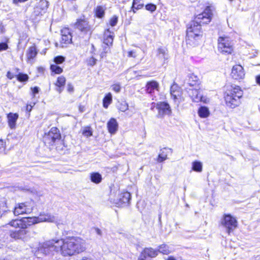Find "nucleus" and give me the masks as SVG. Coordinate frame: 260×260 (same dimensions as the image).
<instances>
[{
    "label": "nucleus",
    "instance_id": "nucleus-1",
    "mask_svg": "<svg viewBox=\"0 0 260 260\" xmlns=\"http://www.w3.org/2000/svg\"><path fill=\"white\" fill-rule=\"evenodd\" d=\"M85 249L84 241L78 237L66 239H52L46 241L38 247L36 255L40 253L44 255L55 251L64 256H72L81 253Z\"/></svg>",
    "mask_w": 260,
    "mask_h": 260
},
{
    "label": "nucleus",
    "instance_id": "nucleus-2",
    "mask_svg": "<svg viewBox=\"0 0 260 260\" xmlns=\"http://www.w3.org/2000/svg\"><path fill=\"white\" fill-rule=\"evenodd\" d=\"M215 8L212 6H207L204 11L198 15L194 20L192 21L186 30V38L188 41L198 40L202 36V24H208L209 23L213 16V12Z\"/></svg>",
    "mask_w": 260,
    "mask_h": 260
},
{
    "label": "nucleus",
    "instance_id": "nucleus-3",
    "mask_svg": "<svg viewBox=\"0 0 260 260\" xmlns=\"http://www.w3.org/2000/svg\"><path fill=\"white\" fill-rule=\"evenodd\" d=\"M45 145L50 150L55 149L58 153H62L64 151V145L59 130L56 127H52L50 130L45 133L43 137Z\"/></svg>",
    "mask_w": 260,
    "mask_h": 260
},
{
    "label": "nucleus",
    "instance_id": "nucleus-4",
    "mask_svg": "<svg viewBox=\"0 0 260 260\" xmlns=\"http://www.w3.org/2000/svg\"><path fill=\"white\" fill-rule=\"evenodd\" d=\"M242 95L243 91L239 86L232 87L231 89L228 90L225 93L224 99L226 105L231 108L238 106Z\"/></svg>",
    "mask_w": 260,
    "mask_h": 260
},
{
    "label": "nucleus",
    "instance_id": "nucleus-5",
    "mask_svg": "<svg viewBox=\"0 0 260 260\" xmlns=\"http://www.w3.org/2000/svg\"><path fill=\"white\" fill-rule=\"evenodd\" d=\"M218 50L223 54H231L233 51V43L228 36L220 37L218 39Z\"/></svg>",
    "mask_w": 260,
    "mask_h": 260
},
{
    "label": "nucleus",
    "instance_id": "nucleus-6",
    "mask_svg": "<svg viewBox=\"0 0 260 260\" xmlns=\"http://www.w3.org/2000/svg\"><path fill=\"white\" fill-rule=\"evenodd\" d=\"M221 225L225 229L229 234L237 226L236 219L230 214L225 215L221 221Z\"/></svg>",
    "mask_w": 260,
    "mask_h": 260
},
{
    "label": "nucleus",
    "instance_id": "nucleus-7",
    "mask_svg": "<svg viewBox=\"0 0 260 260\" xmlns=\"http://www.w3.org/2000/svg\"><path fill=\"white\" fill-rule=\"evenodd\" d=\"M61 47L63 48L72 43V36L69 28H65L61 30Z\"/></svg>",
    "mask_w": 260,
    "mask_h": 260
},
{
    "label": "nucleus",
    "instance_id": "nucleus-8",
    "mask_svg": "<svg viewBox=\"0 0 260 260\" xmlns=\"http://www.w3.org/2000/svg\"><path fill=\"white\" fill-rule=\"evenodd\" d=\"M231 76L235 80H240L244 78L245 76V72L242 66L237 64L233 66Z\"/></svg>",
    "mask_w": 260,
    "mask_h": 260
},
{
    "label": "nucleus",
    "instance_id": "nucleus-9",
    "mask_svg": "<svg viewBox=\"0 0 260 260\" xmlns=\"http://www.w3.org/2000/svg\"><path fill=\"white\" fill-rule=\"evenodd\" d=\"M29 212L30 210L27 208L26 203H16L13 210L14 214L16 216Z\"/></svg>",
    "mask_w": 260,
    "mask_h": 260
},
{
    "label": "nucleus",
    "instance_id": "nucleus-10",
    "mask_svg": "<svg viewBox=\"0 0 260 260\" xmlns=\"http://www.w3.org/2000/svg\"><path fill=\"white\" fill-rule=\"evenodd\" d=\"M39 222H48L55 223L57 226L59 225L57 222V217L49 213H41L38 216Z\"/></svg>",
    "mask_w": 260,
    "mask_h": 260
},
{
    "label": "nucleus",
    "instance_id": "nucleus-11",
    "mask_svg": "<svg viewBox=\"0 0 260 260\" xmlns=\"http://www.w3.org/2000/svg\"><path fill=\"white\" fill-rule=\"evenodd\" d=\"M75 25L80 31L85 33L89 31L90 29V26L85 19L78 20Z\"/></svg>",
    "mask_w": 260,
    "mask_h": 260
},
{
    "label": "nucleus",
    "instance_id": "nucleus-12",
    "mask_svg": "<svg viewBox=\"0 0 260 260\" xmlns=\"http://www.w3.org/2000/svg\"><path fill=\"white\" fill-rule=\"evenodd\" d=\"M131 199V196L129 192L126 191L119 194L118 201L116 203L119 205L122 204H128Z\"/></svg>",
    "mask_w": 260,
    "mask_h": 260
},
{
    "label": "nucleus",
    "instance_id": "nucleus-13",
    "mask_svg": "<svg viewBox=\"0 0 260 260\" xmlns=\"http://www.w3.org/2000/svg\"><path fill=\"white\" fill-rule=\"evenodd\" d=\"M189 96L194 102L202 101L203 96L200 90L197 89H190L188 91Z\"/></svg>",
    "mask_w": 260,
    "mask_h": 260
},
{
    "label": "nucleus",
    "instance_id": "nucleus-14",
    "mask_svg": "<svg viewBox=\"0 0 260 260\" xmlns=\"http://www.w3.org/2000/svg\"><path fill=\"white\" fill-rule=\"evenodd\" d=\"M38 217H25L22 219V225L23 229L27 228L28 226H30L34 224L39 223Z\"/></svg>",
    "mask_w": 260,
    "mask_h": 260
},
{
    "label": "nucleus",
    "instance_id": "nucleus-15",
    "mask_svg": "<svg viewBox=\"0 0 260 260\" xmlns=\"http://www.w3.org/2000/svg\"><path fill=\"white\" fill-rule=\"evenodd\" d=\"M114 32L110 30L109 28L107 29L104 32V43L107 46H111L113 44Z\"/></svg>",
    "mask_w": 260,
    "mask_h": 260
},
{
    "label": "nucleus",
    "instance_id": "nucleus-16",
    "mask_svg": "<svg viewBox=\"0 0 260 260\" xmlns=\"http://www.w3.org/2000/svg\"><path fill=\"white\" fill-rule=\"evenodd\" d=\"M157 108L158 110L159 115L162 116L165 114H169L170 113V106L166 103L157 104Z\"/></svg>",
    "mask_w": 260,
    "mask_h": 260
},
{
    "label": "nucleus",
    "instance_id": "nucleus-17",
    "mask_svg": "<svg viewBox=\"0 0 260 260\" xmlns=\"http://www.w3.org/2000/svg\"><path fill=\"white\" fill-rule=\"evenodd\" d=\"M157 57L164 61L167 60L169 58L168 51L167 48L165 47L158 48L157 50Z\"/></svg>",
    "mask_w": 260,
    "mask_h": 260
},
{
    "label": "nucleus",
    "instance_id": "nucleus-18",
    "mask_svg": "<svg viewBox=\"0 0 260 260\" xmlns=\"http://www.w3.org/2000/svg\"><path fill=\"white\" fill-rule=\"evenodd\" d=\"M109 132L112 134H115L117 131L118 123L114 118H111L107 123Z\"/></svg>",
    "mask_w": 260,
    "mask_h": 260
},
{
    "label": "nucleus",
    "instance_id": "nucleus-19",
    "mask_svg": "<svg viewBox=\"0 0 260 260\" xmlns=\"http://www.w3.org/2000/svg\"><path fill=\"white\" fill-rule=\"evenodd\" d=\"M9 125L11 129L15 128L16 122L18 118V115L17 113H10L8 115Z\"/></svg>",
    "mask_w": 260,
    "mask_h": 260
},
{
    "label": "nucleus",
    "instance_id": "nucleus-20",
    "mask_svg": "<svg viewBox=\"0 0 260 260\" xmlns=\"http://www.w3.org/2000/svg\"><path fill=\"white\" fill-rule=\"evenodd\" d=\"M177 88H178V87L176 85H173L171 87V94L175 100H179L181 101L182 100L181 92L179 90H176Z\"/></svg>",
    "mask_w": 260,
    "mask_h": 260
},
{
    "label": "nucleus",
    "instance_id": "nucleus-21",
    "mask_svg": "<svg viewBox=\"0 0 260 260\" xmlns=\"http://www.w3.org/2000/svg\"><path fill=\"white\" fill-rule=\"evenodd\" d=\"M158 83L155 81H152L147 83L146 91L148 93H152L155 89L158 90Z\"/></svg>",
    "mask_w": 260,
    "mask_h": 260
},
{
    "label": "nucleus",
    "instance_id": "nucleus-22",
    "mask_svg": "<svg viewBox=\"0 0 260 260\" xmlns=\"http://www.w3.org/2000/svg\"><path fill=\"white\" fill-rule=\"evenodd\" d=\"M142 252L150 258L155 257L158 254V251L151 247L145 248Z\"/></svg>",
    "mask_w": 260,
    "mask_h": 260
},
{
    "label": "nucleus",
    "instance_id": "nucleus-23",
    "mask_svg": "<svg viewBox=\"0 0 260 260\" xmlns=\"http://www.w3.org/2000/svg\"><path fill=\"white\" fill-rule=\"evenodd\" d=\"M26 231L24 229H20L18 231L11 232L10 233L11 237L15 239H21L26 234Z\"/></svg>",
    "mask_w": 260,
    "mask_h": 260
},
{
    "label": "nucleus",
    "instance_id": "nucleus-24",
    "mask_svg": "<svg viewBox=\"0 0 260 260\" xmlns=\"http://www.w3.org/2000/svg\"><path fill=\"white\" fill-rule=\"evenodd\" d=\"M90 176L91 181L95 184H99L102 181V175L99 173H92Z\"/></svg>",
    "mask_w": 260,
    "mask_h": 260
},
{
    "label": "nucleus",
    "instance_id": "nucleus-25",
    "mask_svg": "<svg viewBox=\"0 0 260 260\" xmlns=\"http://www.w3.org/2000/svg\"><path fill=\"white\" fill-rule=\"evenodd\" d=\"M8 224L15 228H20V229H23L22 219L12 220Z\"/></svg>",
    "mask_w": 260,
    "mask_h": 260
},
{
    "label": "nucleus",
    "instance_id": "nucleus-26",
    "mask_svg": "<svg viewBox=\"0 0 260 260\" xmlns=\"http://www.w3.org/2000/svg\"><path fill=\"white\" fill-rule=\"evenodd\" d=\"M203 165L202 163L199 161H194L192 163V170L198 172L202 171Z\"/></svg>",
    "mask_w": 260,
    "mask_h": 260
},
{
    "label": "nucleus",
    "instance_id": "nucleus-27",
    "mask_svg": "<svg viewBox=\"0 0 260 260\" xmlns=\"http://www.w3.org/2000/svg\"><path fill=\"white\" fill-rule=\"evenodd\" d=\"M199 115L202 118H206L209 115V109L206 107H201L198 110Z\"/></svg>",
    "mask_w": 260,
    "mask_h": 260
},
{
    "label": "nucleus",
    "instance_id": "nucleus-28",
    "mask_svg": "<svg viewBox=\"0 0 260 260\" xmlns=\"http://www.w3.org/2000/svg\"><path fill=\"white\" fill-rule=\"evenodd\" d=\"M105 8L103 7L99 6L95 9V15L99 18H103L105 15Z\"/></svg>",
    "mask_w": 260,
    "mask_h": 260
},
{
    "label": "nucleus",
    "instance_id": "nucleus-29",
    "mask_svg": "<svg viewBox=\"0 0 260 260\" xmlns=\"http://www.w3.org/2000/svg\"><path fill=\"white\" fill-rule=\"evenodd\" d=\"M158 252L164 254H169L171 252L169 246L166 244H162L158 247Z\"/></svg>",
    "mask_w": 260,
    "mask_h": 260
},
{
    "label": "nucleus",
    "instance_id": "nucleus-30",
    "mask_svg": "<svg viewBox=\"0 0 260 260\" xmlns=\"http://www.w3.org/2000/svg\"><path fill=\"white\" fill-rule=\"evenodd\" d=\"M141 1V0H133L132 8L134 13L136 12L135 10H139L144 6V4Z\"/></svg>",
    "mask_w": 260,
    "mask_h": 260
},
{
    "label": "nucleus",
    "instance_id": "nucleus-31",
    "mask_svg": "<svg viewBox=\"0 0 260 260\" xmlns=\"http://www.w3.org/2000/svg\"><path fill=\"white\" fill-rule=\"evenodd\" d=\"M37 52L36 50V48L35 46H31L29 48L27 56L28 59H32L34 58L37 55Z\"/></svg>",
    "mask_w": 260,
    "mask_h": 260
},
{
    "label": "nucleus",
    "instance_id": "nucleus-32",
    "mask_svg": "<svg viewBox=\"0 0 260 260\" xmlns=\"http://www.w3.org/2000/svg\"><path fill=\"white\" fill-rule=\"evenodd\" d=\"M49 6L48 2L46 0H40L36 7L41 10L46 11Z\"/></svg>",
    "mask_w": 260,
    "mask_h": 260
},
{
    "label": "nucleus",
    "instance_id": "nucleus-33",
    "mask_svg": "<svg viewBox=\"0 0 260 260\" xmlns=\"http://www.w3.org/2000/svg\"><path fill=\"white\" fill-rule=\"evenodd\" d=\"M112 98L111 93H108L103 99V106L105 108H107L109 105L112 102Z\"/></svg>",
    "mask_w": 260,
    "mask_h": 260
},
{
    "label": "nucleus",
    "instance_id": "nucleus-34",
    "mask_svg": "<svg viewBox=\"0 0 260 260\" xmlns=\"http://www.w3.org/2000/svg\"><path fill=\"white\" fill-rule=\"evenodd\" d=\"M198 78L197 77V76H194L193 75H191L189 77L188 84L190 86H193L196 84V83L198 82Z\"/></svg>",
    "mask_w": 260,
    "mask_h": 260
},
{
    "label": "nucleus",
    "instance_id": "nucleus-35",
    "mask_svg": "<svg viewBox=\"0 0 260 260\" xmlns=\"http://www.w3.org/2000/svg\"><path fill=\"white\" fill-rule=\"evenodd\" d=\"M65 82L66 78L63 76H60L58 78L55 85L59 87H61L64 85Z\"/></svg>",
    "mask_w": 260,
    "mask_h": 260
},
{
    "label": "nucleus",
    "instance_id": "nucleus-36",
    "mask_svg": "<svg viewBox=\"0 0 260 260\" xmlns=\"http://www.w3.org/2000/svg\"><path fill=\"white\" fill-rule=\"evenodd\" d=\"M118 107L121 111L125 112L128 109V106L126 102H122L118 104Z\"/></svg>",
    "mask_w": 260,
    "mask_h": 260
},
{
    "label": "nucleus",
    "instance_id": "nucleus-37",
    "mask_svg": "<svg viewBox=\"0 0 260 260\" xmlns=\"http://www.w3.org/2000/svg\"><path fill=\"white\" fill-rule=\"evenodd\" d=\"M50 69L53 72H54L56 74H60L62 72V69L57 66L56 64H52L50 67Z\"/></svg>",
    "mask_w": 260,
    "mask_h": 260
},
{
    "label": "nucleus",
    "instance_id": "nucleus-38",
    "mask_svg": "<svg viewBox=\"0 0 260 260\" xmlns=\"http://www.w3.org/2000/svg\"><path fill=\"white\" fill-rule=\"evenodd\" d=\"M17 79L20 82H25V81H27L28 80V77L27 75H26V74L19 73L17 76Z\"/></svg>",
    "mask_w": 260,
    "mask_h": 260
},
{
    "label": "nucleus",
    "instance_id": "nucleus-39",
    "mask_svg": "<svg viewBox=\"0 0 260 260\" xmlns=\"http://www.w3.org/2000/svg\"><path fill=\"white\" fill-rule=\"evenodd\" d=\"M167 159V154L164 152V151L159 154L158 158L157 159V161L159 162H162Z\"/></svg>",
    "mask_w": 260,
    "mask_h": 260
},
{
    "label": "nucleus",
    "instance_id": "nucleus-40",
    "mask_svg": "<svg viewBox=\"0 0 260 260\" xmlns=\"http://www.w3.org/2000/svg\"><path fill=\"white\" fill-rule=\"evenodd\" d=\"M45 12V11L41 10V9H39L38 7H35L34 8L33 14L35 16H38L40 15H42L43 13Z\"/></svg>",
    "mask_w": 260,
    "mask_h": 260
},
{
    "label": "nucleus",
    "instance_id": "nucleus-41",
    "mask_svg": "<svg viewBox=\"0 0 260 260\" xmlns=\"http://www.w3.org/2000/svg\"><path fill=\"white\" fill-rule=\"evenodd\" d=\"M96 59L93 57H91L87 60V65L90 66H93L96 64Z\"/></svg>",
    "mask_w": 260,
    "mask_h": 260
},
{
    "label": "nucleus",
    "instance_id": "nucleus-42",
    "mask_svg": "<svg viewBox=\"0 0 260 260\" xmlns=\"http://www.w3.org/2000/svg\"><path fill=\"white\" fill-rule=\"evenodd\" d=\"M65 60V58L62 56H58L54 58V61L56 64L62 63Z\"/></svg>",
    "mask_w": 260,
    "mask_h": 260
},
{
    "label": "nucleus",
    "instance_id": "nucleus-43",
    "mask_svg": "<svg viewBox=\"0 0 260 260\" xmlns=\"http://www.w3.org/2000/svg\"><path fill=\"white\" fill-rule=\"evenodd\" d=\"M92 132L90 128V127H86L83 131V132H82V134L88 137H89V136H91L92 135Z\"/></svg>",
    "mask_w": 260,
    "mask_h": 260
},
{
    "label": "nucleus",
    "instance_id": "nucleus-44",
    "mask_svg": "<svg viewBox=\"0 0 260 260\" xmlns=\"http://www.w3.org/2000/svg\"><path fill=\"white\" fill-rule=\"evenodd\" d=\"M145 8L147 10L152 12L156 10V6L154 4H150L146 5Z\"/></svg>",
    "mask_w": 260,
    "mask_h": 260
},
{
    "label": "nucleus",
    "instance_id": "nucleus-45",
    "mask_svg": "<svg viewBox=\"0 0 260 260\" xmlns=\"http://www.w3.org/2000/svg\"><path fill=\"white\" fill-rule=\"evenodd\" d=\"M118 22V17L116 16L112 17L110 20L109 23L111 26H115Z\"/></svg>",
    "mask_w": 260,
    "mask_h": 260
},
{
    "label": "nucleus",
    "instance_id": "nucleus-46",
    "mask_svg": "<svg viewBox=\"0 0 260 260\" xmlns=\"http://www.w3.org/2000/svg\"><path fill=\"white\" fill-rule=\"evenodd\" d=\"M112 89L116 92H119L121 90V86L118 84H115L112 85Z\"/></svg>",
    "mask_w": 260,
    "mask_h": 260
},
{
    "label": "nucleus",
    "instance_id": "nucleus-47",
    "mask_svg": "<svg viewBox=\"0 0 260 260\" xmlns=\"http://www.w3.org/2000/svg\"><path fill=\"white\" fill-rule=\"evenodd\" d=\"M8 46L5 43H0V51L3 50H6L8 49Z\"/></svg>",
    "mask_w": 260,
    "mask_h": 260
},
{
    "label": "nucleus",
    "instance_id": "nucleus-48",
    "mask_svg": "<svg viewBox=\"0 0 260 260\" xmlns=\"http://www.w3.org/2000/svg\"><path fill=\"white\" fill-rule=\"evenodd\" d=\"M127 56L128 57L135 58L137 56L136 52L134 51H130L127 52Z\"/></svg>",
    "mask_w": 260,
    "mask_h": 260
},
{
    "label": "nucleus",
    "instance_id": "nucleus-49",
    "mask_svg": "<svg viewBox=\"0 0 260 260\" xmlns=\"http://www.w3.org/2000/svg\"><path fill=\"white\" fill-rule=\"evenodd\" d=\"M109 46H106L104 47V51L101 53V56L103 57L104 56H106V54L109 51Z\"/></svg>",
    "mask_w": 260,
    "mask_h": 260
},
{
    "label": "nucleus",
    "instance_id": "nucleus-50",
    "mask_svg": "<svg viewBox=\"0 0 260 260\" xmlns=\"http://www.w3.org/2000/svg\"><path fill=\"white\" fill-rule=\"evenodd\" d=\"M68 91L70 92L74 91V87L71 84H68Z\"/></svg>",
    "mask_w": 260,
    "mask_h": 260
},
{
    "label": "nucleus",
    "instance_id": "nucleus-51",
    "mask_svg": "<svg viewBox=\"0 0 260 260\" xmlns=\"http://www.w3.org/2000/svg\"><path fill=\"white\" fill-rule=\"evenodd\" d=\"M7 77L9 79H12L14 77V76H13V75L9 71V72H7Z\"/></svg>",
    "mask_w": 260,
    "mask_h": 260
},
{
    "label": "nucleus",
    "instance_id": "nucleus-52",
    "mask_svg": "<svg viewBox=\"0 0 260 260\" xmlns=\"http://www.w3.org/2000/svg\"><path fill=\"white\" fill-rule=\"evenodd\" d=\"M32 90L34 94L38 93L39 91V88L38 87H35Z\"/></svg>",
    "mask_w": 260,
    "mask_h": 260
},
{
    "label": "nucleus",
    "instance_id": "nucleus-53",
    "mask_svg": "<svg viewBox=\"0 0 260 260\" xmlns=\"http://www.w3.org/2000/svg\"><path fill=\"white\" fill-rule=\"evenodd\" d=\"M94 230H95V231L96 233L98 235H100V236H101V235H102V231H101V230H100V229H98V228H95V229H94Z\"/></svg>",
    "mask_w": 260,
    "mask_h": 260
},
{
    "label": "nucleus",
    "instance_id": "nucleus-54",
    "mask_svg": "<svg viewBox=\"0 0 260 260\" xmlns=\"http://www.w3.org/2000/svg\"><path fill=\"white\" fill-rule=\"evenodd\" d=\"M5 147L4 142L3 140H0V150L3 149Z\"/></svg>",
    "mask_w": 260,
    "mask_h": 260
},
{
    "label": "nucleus",
    "instance_id": "nucleus-55",
    "mask_svg": "<svg viewBox=\"0 0 260 260\" xmlns=\"http://www.w3.org/2000/svg\"><path fill=\"white\" fill-rule=\"evenodd\" d=\"M256 83L260 85V75L257 76L255 78Z\"/></svg>",
    "mask_w": 260,
    "mask_h": 260
},
{
    "label": "nucleus",
    "instance_id": "nucleus-56",
    "mask_svg": "<svg viewBox=\"0 0 260 260\" xmlns=\"http://www.w3.org/2000/svg\"><path fill=\"white\" fill-rule=\"evenodd\" d=\"M32 106L31 105H27L26 106V110L28 112H30L32 109Z\"/></svg>",
    "mask_w": 260,
    "mask_h": 260
},
{
    "label": "nucleus",
    "instance_id": "nucleus-57",
    "mask_svg": "<svg viewBox=\"0 0 260 260\" xmlns=\"http://www.w3.org/2000/svg\"><path fill=\"white\" fill-rule=\"evenodd\" d=\"M167 260H176V259H175V258H174V257H173V256H169V257L168 258Z\"/></svg>",
    "mask_w": 260,
    "mask_h": 260
},
{
    "label": "nucleus",
    "instance_id": "nucleus-58",
    "mask_svg": "<svg viewBox=\"0 0 260 260\" xmlns=\"http://www.w3.org/2000/svg\"><path fill=\"white\" fill-rule=\"evenodd\" d=\"M57 91H58L59 92H60L62 91V89L59 88V89H57Z\"/></svg>",
    "mask_w": 260,
    "mask_h": 260
},
{
    "label": "nucleus",
    "instance_id": "nucleus-59",
    "mask_svg": "<svg viewBox=\"0 0 260 260\" xmlns=\"http://www.w3.org/2000/svg\"><path fill=\"white\" fill-rule=\"evenodd\" d=\"M187 40L188 41V40L187 39ZM194 40H192V41H189V42H188V43H190V42H192Z\"/></svg>",
    "mask_w": 260,
    "mask_h": 260
}]
</instances>
